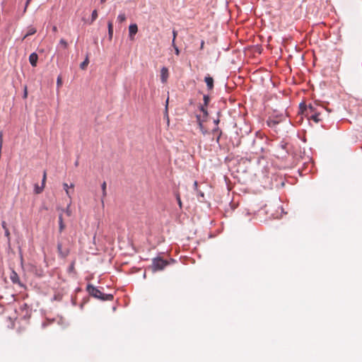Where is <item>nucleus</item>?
<instances>
[{"instance_id": "nucleus-1", "label": "nucleus", "mask_w": 362, "mask_h": 362, "mask_svg": "<svg viewBox=\"0 0 362 362\" xmlns=\"http://www.w3.org/2000/svg\"><path fill=\"white\" fill-rule=\"evenodd\" d=\"M87 291L90 296L103 300H112L113 299L112 294H105L93 285H88Z\"/></svg>"}, {"instance_id": "nucleus-2", "label": "nucleus", "mask_w": 362, "mask_h": 362, "mask_svg": "<svg viewBox=\"0 0 362 362\" xmlns=\"http://www.w3.org/2000/svg\"><path fill=\"white\" fill-rule=\"evenodd\" d=\"M319 110H326L323 105L317 103L310 104L308 107L305 106V115L308 118L310 117V115H314V112H318Z\"/></svg>"}, {"instance_id": "nucleus-3", "label": "nucleus", "mask_w": 362, "mask_h": 362, "mask_svg": "<svg viewBox=\"0 0 362 362\" xmlns=\"http://www.w3.org/2000/svg\"><path fill=\"white\" fill-rule=\"evenodd\" d=\"M168 262L162 258H155L153 259L152 264L153 270H162L168 265Z\"/></svg>"}, {"instance_id": "nucleus-4", "label": "nucleus", "mask_w": 362, "mask_h": 362, "mask_svg": "<svg viewBox=\"0 0 362 362\" xmlns=\"http://www.w3.org/2000/svg\"><path fill=\"white\" fill-rule=\"evenodd\" d=\"M57 250H58L59 257L62 258L66 257L70 252V249L69 247L64 248L62 246V243H59V242L57 244Z\"/></svg>"}, {"instance_id": "nucleus-5", "label": "nucleus", "mask_w": 362, "mask_h": 362, "mask_svg": "<svg viewBox=\"0 0 362 362\" xmlns=\"http://www.w3.org/2000/svg\"><path fill=\"white\" fill-rule=\"evenodd\" d=\"M204 105H201L200 110L203 112V116L206 117L208 115V112L206 110V107L210 101V98L209 95H204Z\"/></svg>"}, {"instance_id": "nucleus-6", "label": "nucleus", "mask_w": 362, "mask_h": 362, "mask_svg": "<svg viewBox=\"0 0 362 362\" xmlns=\"http://www.w3.org/2000/svg\"><path fill=\"white\" fill-rule=\"evenodd\" d=\"M138 32V27L136 24H132L129 27V38L133 40L134 39V35Z\"/></svg>"}, {"instance_id": "nucleus-7", "label": "nucleus", "mask_w": 362, "mask_h": 362, "mask_svg": "<svg viewBox=\"0 0 362 362\" xmlns=\"http://www.w3.org/2000/svg\"><path fill=\"white\" fill-rule=\"evenodd\" d=\"M169 76L168 69L166 67H163L160 70V80L162 83H165L167 82Z\"/></svg>"}, {"instance_id": "nucleus-8", "label": "nucleus", "mask_w": 362, "mask_h": 362, "mask_svg": "<svg viewBox=\"0 0 362 362\" xmlns=\"http://www.w3.org/2000/svg\"><path fill=\"white\" fill-rule=\"evenodd\" d=\"M324 111L325 110H319L317 113L314 112V115H310V117L308 119L313 120L315 123H318L322 120L321 115Z\"/></svg>"}, {"instance_id": "nucleus-9", "label": "nucleus", "mask_w": 362, "mask_h": 362, "mask_svg": "<svg viewBox=\"0 0 362 362\" xmlns=\"http://www.w3.org/2000/svg\"><path fill=\"white\" fill-rule=\"evenodd\" d=\"M63 187L66 192V195L69 197V199H71V194L74 192V185L71 184V185L69 186V185L67 183H64Z\"/></svg>"}, {"instance_id": "nucleus-10", "label": "nucleus", "mask_w": 362, "mask_h": 362, "mask_svg": "<svg viewBox=\"0 0 362 362\" xmlns=\"http://www.w3.org/2000/svg\"><path fill=\"white\" fill-rule=\"evenodd\" d=\"M204 81L206 83V86L209 90H211L214 88V78L209 74L204 78Z\"/></svg>"}, {"instance_id": "nucleus-11", "label": "nucleus", "mask_w": 362, "mask_h": 362, "mask_svg": "<svg viewBox=\"0 0 362 362\" xmlns=\"http://www.w3.org/2000/svg\"><path fill=\"white\" fill-rule=\"evenodd\" d=\"M38 60V56L35 52L31 53L29 56V62L32 66L35 67Z\"/></svg>"}, {"instance_id": "nucleus-12", "label": "nucleus", "mask_w": 362, "mask_h": 362, "mask_svg": "<svg viewBox=\"0 0 362 362\" xmlns=\"http://www.w3.org/2000/svg\"><path fill=\"white\" fill-rule=\"evenodd\" d=\"M66 226L64 223L63 216L62 214H60L59 216V233H62V231L64 230Z\"/></svg>"}, {"instance_id": "nucleus-13", "label": "nucleus", "mask_w": 362, "mask_h": 362, "mask_svg": "<svg viewBox=\"0 0 362 362\" xmlns=\"http://www.w3.org/2000/svg\"><path fill=\"white\" fill-rule=\"evenodd\" d=\"M10 279L13 284H19L20 280L18 274L13 271L11 274Z\"/></svg>"}, {"instance_id": "nucleus-14", "label": "nucleus", "mask_w": 362, "mask_h": 362, "mask_svg": "<svg viewBox=\"0 0 362 362\" xmlns=\"http://www.w3.org/2000/svg\"><path fill=\"white\" fill-rule=\"evenodd\" d=\"M36 32H37V30L34 27H32V26L29 27L28 28L27 33L25 35V36L23 38V40H25L27 37L34 35Z\"/></svg>"}, {"instance_id": "nucleus-15", "label": "nucleus", "mask_w": 362, "mask_h": 362, "mask_svg": "<svg viewBox=\"0 0 362 362\" xmlns=\"http://www.w3.org/2000/svg\"><path fill=\"white\" fill-rule=\"evenodd\" d=\"M88 64H89V59H88V55L87 54L85 60L82 63H81L80 68L83 70H85L87 68Z\"/></svg>"}, {"instance_id": "nucleus-16", "label": "nucleus", "mask_w": 362, "mask_h": 362, "mask_svg": "<svg viewBox=\"0 0 362 362\" xmlns=\"http://www.w3.org/2000/svg\"><path fill=\"white\" fill-rule=\"evenodd\" d=\"M107 25H108V36H109L110 40H111L112 38V35H113L112 23L111 21H109Z\"/></svg>"}, {"instance_id": "nucleus-17", "label": "nucleus", "mask_w": 362, "mask_h": 362, "mask_svg": "<svg viewBox=\"0 0 362 362\" xmlns=\"http://www.w3.org/2000/svg\"><path fill=\"white\" fill-rule=\"evenodd\" d=\"M106 187H107V185H106V182H103L102 185H101V188H102V191H103V197H102V203L103 204L104 203V201H103V199L106 197L107 195V192H106Z\"/></svg>"}, {"instance_id": "nucleus-18", "label": "nucleus", "mask_w": 362, "mask_h": 362, "mask_svg": "<svg viewBox=\"0 0 362 362\" xmlns=\"http://www.w3.org/2000/svg\"><path fill=\"white\" fill-rule=\"evenodd\" d=\"M62 211H64L68 216H71L72 215V211L71 209V203H69L66 208L65 209H63Z\"/></svg>"}, {"instance_id": "nucleus-19", "label": "nucleus", "mask_w": 362, "mask_h": 362, "mask_svg": "<svg viewBox=\"0 0 362 362\" xmlns=\"http://www.w3.org/2000/svg\"><path fill=\"white\" fill-rule=\"evenodd\" d=\"M44 188H45V187L42 186V185H41L40 187L37 185H35V194H40L43 191Z\"/></svg>"}, {"instance_id": "nucleus-20", "label": "nucleus", "mask_w": 362, "mask_h": 362, "mask_svg": "<svg viewBox=\"0 0 362 362\" xmlns=\"http://www.w3.org/2000/svg\"><path fill=\"white\" fill-rule=\"evenodd\" d=\"M197 122H198V124H199L201 131L202 132L203 134H204L205 132L204 131V127H203V124H202L203 121L201 120V117L197 115Z\"/></svg>"}, {"instance_id": "nucleus-21", "label": "nucleus", "mask_w": 362, "mask_h": 362, "mask_svg": "<svg viewBox=\"0 0 362 362\" xmlns=\"http://www.w3.org/2000/svg\"><path fill=\"white\" fill-rule=\"evenodd\" d=\"M117 21L119 22V23H123L124 21H126V16L124 13H120L119 14V16H117Z\"/></svg>"}, {"instance_id": "nucleus-22", "label": "nucleus", "mask_w": 362, "mask_h": 362, "mask_svg": "<svg viewBox=\"0 0 362 362\" xmlns=\"http://www.w3.org/2000/svg\"><path fill=\"white\" fill-rule=\"evenodd\" d=\"M98 18V12L96 10H94L91 15V23L96 20Z\"/></svg>"}, {"instance_id": "nucleus-23", "label": "nucleus", "mask_w": 362, "mask_h": 362, "mask_svg": "<svg viewBox=\"0 0 362 362\" xmlns=\"http://www.w3.org/2000/svg\"><path fill=\"white\" fill-rule=\"evenodd\" d=\"M62 85V79L61 76H58L57 79V88H59Z\"/></svg>"}, {"instance_id": "nucleus-24", "label": "nucleus", "mask_w": 362, "mask_h": 362, "mask_svg": "<svg viewBox=\"0 0 362 362\" xmlns=\"http://www.w3.org/2000/svg\"><path fill=\"white\" fill-rule=\"evenodd\" d=\"M177 35V32L175 30H173V41H172V45H174V42H175V39Z\"/></svg>"}, {"instance_id": "nucleus-25", "label": "nucleus", "mask_w": 362, "mask_h": 362, "mask_svg": "<svg viewBox=\"0 0 362 362\" xmlns=\"http://www.w3.org/2000/svg\"><path fill=\"white\" fill-rule=\"evenodd\" d=\"M59 44L62 45L64 47V48H65V49L67 48V47H68V43L64 39L60 40Z\"/></svg>"}, {"instance_id": "nucleus-26", "label": "nucleus", "mask_w": 362, "mask_h": 362, "mask_svg": "<svg viewBox=\"0 0 362 362\" xmlns=\"http://www.w3.org/2000/svg\"><path fill=\"white\" fill-rule=\"evenodd\" d=\"M46 179H47V173H46V171H45L43 173V177H42V185L44 187L45 186Z\"/></svg>"}, {"instance_id": "nucleus-27", "label": "nucleus", "mask_w": 362, "mask_h": 362, "mask_svg": "<svg viewBox=\"0 0 362 362\" xmlns=\"http://www.w3.org/2000/svg\"><path fill=\"white\" fill-rule=\"evenodd\" d=\"M3 145V132H0V150L2 148Z\"/></svg>"}, {"instance_id": "nucleus-28", "label": "nucleus", "mask_w": 362, "mask_h": 362, "mask_svg": "<svg viewBox=\"0 0 362 362\" xmlns=\"http://www.w3.org/2000/svg\"><path fill=\"white\" fill-rule=\"evenodd\" d=\"M173 47H174V49H175V54H176L177 55H179V54H180V50H179V49L177 48V47L176 46L175 42H174V45H173Z\"/></svg>"}, {"instance_id": "nucleus-29", "label": "nucleus", "mask_w": 362, "mask_h": 362, "mask_svg": "<svg viewBox=\"0 0 362 362\" xmlns=\"http://www.w3.org/2000/svg\"><path fill=\"white\" fill-rule=\"evenodd\" d=\"M28 97V90L27 86H25L24 88V93H23V98H27Z\"/></svg>"}, {"instance_id": "nucleus-30", "label": "nucleus", "mask_w": 362, "mask_h": 362, "mask_svg": "<svg viewBox=\"0 0 362 362\" xmlns=\"http://www.w3.org/2000/svg\"><path fill=\"white\" fill-rule=\"evenodd\" d=\"M31 1V0H27L26 3H25V8H24V12L26 11V9L30 4V2Z\"/></svg>"}, {"instance_id": "nucleus-31", "label": "nucleus", "mask_w": 362, "mask_h": 362, "mask_svg": "<svg viewBox=\"0 0 362 362\" xmlns=\"http://www.w3.org/2000/svg\"><path fill=\"white\" fill-rule=\"evenodd\" d=\"M177 199L178 204H179L180 207L181 208L182 207V202H181L180 196H177Z\"/></svg>"}, {"instance_id": "nucleus-32", "label": "nucleus", "mask_w": 362, "mask_h": 362, "mask_svg": "<svg viewBox=\"0 0 362 362\" xmlns=\"http://www.w3.org/2000/svg\"><path fill=\"white\" fill-rule=\"evenodd\" d=\"M5 230V235H6V236L9 237V235H10V232H9L8 229V228H6V230Z\"/></svg>"}, {"instance_id": "nucleus-33", "label": "nucleus", "mask_w": 362, "mask_h": 362, "mask_svg": "<svg viewBox=\"0 0 362 362\" xmlns=\"http://www.w3.org/2000/svg\"><path fill=\"white\" fill-rule=\"evenodd\" d=\"M1 224H2V227H3V228H4V230H6V228H7L6 222H5V221H2V223H1Z\"/></svg>"}, {"instance_id": "nucleus-34", "label": "nucleus", "mask_w": 362, "mask_h": 362, "mask_svg": "<svg viewBox=\"0 0 362 362\" xmlns=\"http://www.w3.org/2000/svg\"><path fill=\"white\" fill-rule=\"evenodd\" d=\"M204 41H202L201 46H200L201 49H204Z\"/></svg>"}, {"instance_id": "nucleus-35", "label": "nucleus", "mask_w": 362, "mask_h": 362, "mask_svg": "<svg viewBox=\"0 0 362 362\" xmlns=\"http://www.w3.org/2000/svg\"><path fill=\"white\" fill-rule=\"evenodd\" d=\"M194 187L197 189V181H195V182H194Z\"/></svg>"}, {"instance_id": "nucleus-36", "label": "nucleus", "mask_w": 362, "mask_h": 362, "mask_svg": "<svg viewBox=\"0 0 362 362\" xmlns=\"http://www.w3.org/2000/svg\"><path fill=\"white\" fill-rule=\"evenodd\" d=\"M53 31L56 32L57 31V27L56 26H54L53 27Z\"/></svg>"}, {"instance_id": "nucleus-37", "label": "nucleus", "mask_w": 362, "mask_h": 362, "mask_svg": "<svg viewBox=\"0 0 362 362\" xmlns=\"http://www.w3.org/2000/svg\"><path fill=\"white\" fill-rule=\"evenodd\" d=\"M168 99L166 100V109L168 108Z\"/></svg>"}, {"instance_id": "nucleus-38", "label": "nucleus", "mask_w": 362, "mask_h": 362, "mask_svg": "<svg viewBox=\"0 0 362 362\" xmlns=\"http://www.w3.org/2000/svg\"><path fill=\"white\" fill-rule=\"evenodd\" d=\"M101 3H104L106 1V0H100Z\"/></svg>"}, {"instance_id": "nucleus-39", "label": "nucleus", "mask_w": 362, "mask_h": 362, "mask_svg": "<svg viewBox=\"0 0 362 362\" xmlns=\"http://www.w3.org/2000/svg\"><path fill=\"white\" fill-rule=\"evenodd\" d=\"M200 195H201L202 197H204V193H203V192H200Z\"/></svg>"}, {"instance_id": "nucleus-40", "label": "nucleus", "mask_w": 362, "mask_h": 362, "mask_svg": "<svg viewBox=\"0 0 362 362\" xmlns=\"http://www.w3.org/2000/svg\"><path fill=\"white\" fill-rule=\"evenodd\" d=\"M219 139H220V136L217 138V140H216V141H217V142H218Z\"/></svg>"}, {"instance_id": "nucleus-41", "label": "nucleus", "mask_w": 362, "mask_h": 362, "mask_svg": "<svg viewBox=\"0 0 362 362\" xmlns=\"http://www.w3.org/2000/svg\"><path fill=\"white\" fill-rule=\"evenodd\" d=\"M73 268H74V264H72V265L71 266V269H73Z\"/></svg>"}]
</instances>
